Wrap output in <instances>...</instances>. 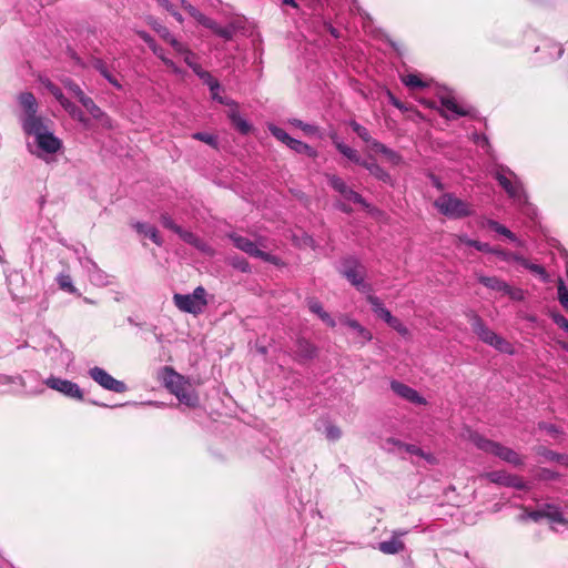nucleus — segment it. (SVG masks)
Wrapping results in <instances>:
<instances>
[{
    "label": "nucleus",
    "instance_id": "nucleus-7",
    "mask_svg": "<svg viewBox=\"0 0 568 568\" xmlns=\"http://www.w3.org/2000/svg\"><path fill=\"white\" fill-rule=\"evenodd\" d=\"M230 239L236 248L243 251L250 256L261 258L272 264H278V258L276 256L263 250L267 248L266 241L260 240L258 242H253L250 239L236 233L230 234Z\"/></svg>",
    "mask_w": 568,
    "mask_h": 568
},
{
    "label": "nucleus",
    "instance_id": "nucleus-60",
    "mask_svg": "<svg viewBox=\"0 0 568 568\" xmlns=\"http://www.w3.org/2000/svg\"><path fill=\"white\" fill-rule=\"evenodd\" d=\"M232 264H233L234 267L239 268L242 272H248L250 271V265H248V263L245 260H234L232 262Z\"/></svg>",
    "mask_w": 568,
    "mask_h": 568
},
{
    "label": "nucleus",
    "instance_id": "nucleus-12",
    "mask_svg": "<svg viewBox=\"0 0 568 568\" xmlns=\"http://www.w3.org/2000/svg\"><path fill=\"white\" fill-rule=\"evenodd\" d=\"M89 375L104 389L114 393H124L126 390V385L123 382L115 379L103 368L95 366L89 371Z\"/></svg>",
    "mask_w": 568,
    "mask_h": 568
},
{
    "label": "nucleus",
    "instance_id": "nucleus-30",
    "mask_svg": "<svg viewBox=\"0 0 568 568\" xmlns=\"http://www.w3.org/2000/svg\"><path fill=\"white\" fill-rule=\"evenodd\" d=\"M542 515L544 518L549 519L551 523L566 524L560 509L555 505L547 504L542 506Z\"/></svg>",
    "mask_w": 568,
    "mask_h": 568
},
{
    "label": "nucleus",
    "instance_id": "nucleus-3",
    "mask_svg": "<svg viewBox=\"0 0 568 568\" xmlns=\"http://www.w3.org/2000/svg\"><path fill=\"white\" fill-rule=\"evenodd\" d=\"M23 132L34 136L39 150L36 154L39 158H43V153L54 154L62 148V141L49 130L45 121L38 122L31 128L24 129Z\"/></svg>",
    "mask_w": 568,
    "mask_h": 568
},
{
    "label": "nucleus",
    "instance_id": "nucleus-24",
    "mask_svg": "<svg viewBox=\"0 0 568 568\" xmlns=\"http://www.w3.org/2000/svg\"><path fill=\"white\" fill-rule=\"evenodd\" d=\"M389 442H392L394 445L398 446V448L400 450L403 449V450H405L406 453H408L410 455H416V456H419L422 458H425L430 464L435 463V457L432 454L425 453L424 450H422L416 445L404 444V443H400V442H397V440H394V439H389Z\"/></svg>",
    "mask_w": 568,
    "mask_h": 568
},
{
    "label": "nucleus",
    "instance_id": "nucleus-25",
    "mask_svg": "<svg viewBox=\"0 0 568 568\" xmlns=\"http://www.w3.org/2000/svg\"><path fill=\"white\" fill-rule=\"evenodd\" d=\"M93 68L100 72V74L108 80L110 84H112L115 89L121 90V83L115 79V77L109 71L108 65L101 59H94L92 62Z\"/></svg>",
    "mask_w": 568,
    "mask_h": 568
},
{
    "label": "nucleus",
    "instance_id": "nucleus-37",
    "mask_svg": "<svg viewBox=\"0 0 568 568\" xmlns=\"http://www.w3.org/2000/svg\"><path fill=\"white\" fill-rule=\"evenodd\" d=\"M184 55L185 63L194 71V73L199 77L201 71H204L199 63L195 61V55L192 53L185 45L184 52H179Z\"/></svg>",
    "mask_w": 568,
    "mask_h": 568
},
{
    "label": "nucleus",
    "instance_id": "nucleus-61",
    "mask_svg": "<svg viewBox=\"0 0 568 568\" xmlns=\"http://www.w3.org/2000/svg\"><path fill=\"white\" fill-rule=\"evenodd\" d=\"M318 317L328 326L331 327H334L336 325L335 321L333 320V317L325 311H323Z\"/></svg>",
    "mask_w": 568,
    "mask_h": 568
},
{
    "label": "nucleus",
    "instance_id": "nucleus-49",
    "mask_svg": "<svg viewBox=\"0 0 568 568\" xmlns=\"http://www.w3.org/2000/svg\"><path fill=\"white\" fill-rule=\"evenodd\" d=\"M215 34L223 38L224 40H231L234 36V28L231 26H227V27L220 26L219 29H216Z\"/></svg>",
    "mask_w": 568,
    "mask_h": 568
},
{
    "label": "nucleus",
    "instance_id": "nucleus-45",
    "mask_svg": "<svg viewBox=\"0 0 568 568\" xmlns=\"http://www.w3.org/2000/svg\"><path fill=\"white\" fill-rule=\"evenodd\" d=\"M193 139L202 141L211 146H216V138L212 134L205 133V132H196L193 135Z\"/></svg>",
    "mask_w": 568,
    "mask_h": 568
},
{
    "label": "nucleus",
    "instance_id": "nucleus-39",
    "mask_svg": "<svg viewBox=\"0 0 568 568\" xmlns=\"http://www.w3.org/2000/svg\"><path fill=\"white\" fill-rule=\"evenodd\" d=\"M542 518H544L542 507L538 510H532V511H528V510L524 509V511L517 516V520L521 521V523L527 521L528 519L534 520V521H539Z\"/></svg>",
    "mask_w": 568,
    "mask_h": 568
},
{
    "label": "nucleus",
    "instance_id": "nucleus-10",
    "mask_svg": "<svg viewBox=\"0 0 568 568\" xmlns=\"http://www.w3.org/2000/svg\"><path fill=\"white\" fill-rule=\"evenodd\" d=\"M509 176L506 174V171L501 169L496 172V179L503 189L507 192L509 197H511L518 204H524L527 202V196L524 191L521 183L518 181L517 176L508 171Z\"/></svg>",
    "mask_w": 568,
    "mask_h": 568
},
{
    "label": "nucleus",
    "instance_id": "nucleus-51",
    "mask_svg": "<svg viewBox=\"0 0 568 568\" xmlns=\"http://www.w3.org/2000/svg\"><path fill=\"white\" fill-rule=\"evenodd\" d=\"M291 123L294 126L302 129L307 134H314L316 132V128L314 125L304 123L301 120L294 119V120L291 121Z\"/></svg>",
    "mask_w": 568,
    "mask_h": 568
},
{
    "label": "nucleus",
    "instance_id": "nucleus-23",
    "mask_svg": "<svg viewBox=\"0 0 568 568\" xmlns=\"http://www.w3.org/2000/svg\"><path fill=\"white\" fill-rule=\"evenodd\" d=\"M366 294L367 302L371 304L373 312L387 323V321L393 317L392 313L383 305L382 301L377 296L372 295L371 293Z\"/></svg>",
    "mask_w": 568,
    "mask_h": 568
},
{
    "label": "nucleus",
    "instance_id": "nucleus-47",
    "mask_svg": "<svg viewBox=\"0 0 568 568\" xmlns=\"http://www.w3.org/2000/svg\"><path fill=\"white\" fill-rule=\"evenodd\" d=\"M88 112L94 119L101 120L103 124H109V118L97 104H94L92 108L88 109Z\"/></svg>",
    "mask_w": 568,
    "mask_h": 568
},
{
    "label": "nucleus",
    "instance_id": "nucleus-22",
    "mask_svg": "<svg viewBox=\"0 0 568 568\" xmlns=\"http://www.w3.org/2000/svg\"><path fill=\"white\" fill-rule=\"evenodd\" d=\"M133 227L136 230L138 233L143 234L144 236L149 237L158 246H162L163 240L154 226L145 224V223L136 222L133 224Z\"/></svg>",
    "mask_w": 568,
    "mask_h": 568
},
{
    "label": "nucleus",
    "instance_id": "nucleus-63",
    "mask_svg": "<svg viewBox=\"0 0 568 568\" xmlns=\"http://www.w3.org/2000/svg\"><path fill=\"white\" fill-rule=\"evenodd\" d=\"M203 26L211 29L214 33L216 32V29H219V27H220L214 20H212L210 18H207V20H204Z\"/></svg>",
    "mask_w": 568,
    "mask_h": 568
},
{
    "label": "nucleus",
    "instance_id": "nucleus-21",
    "mask_svg": "<svg viewBox=\"0 0 568 568\" xmlns=\"http://www.w3.org/2000/svg\"><path fill=\"white\" fill-rule=\"evenodd\" d=\"M373 152H376V153H381L385 156V159L393 165H397L400 163L402 161V158L400 155L395 152L394 150L387 148L386 145H384L383 143L378 142V141H373L372 142V149H371Z\"/></svg>",
    "mask_w": 568,
    "mask_h": 568
},
{
    "label": "nucleus",
    "instance_id": "nucleus-2",
    "mask_svg": "<svg viewBox=\"0 0 568 568\" xmlns=\"http://www.w3.org/2000/svg\"><path fill=\"white\" fill-rule=\"evenodd\" d=\"M468 439L480 450L494 455L501 460L513 465L520 466L524 460L521 456L511 449L510 447L504 446L497 442H493L488 438L483 437L478 433L468 430Z\"/></svg>",
    "mask_w": 568,
    "mask_h": 568
},
{
    "label": "nucleus",
    "instance_id": "nucleus-5",
    "mask_svg": "<svg viewBox=\"0 0 568 568\" xmlns=\"http://www.w3.org/2000/svg\"><path fill=\"white\" fill-rule=\"evenodd\" d=\"M470 325L480 341L505 354H514L513 345L500 335L487 327L478 315H471Z\"/></svg>",
    "mask_w": 568,
    "mask_h": 568
},
{
    "label": "nucleus",
    "instance_id": "nucleus-16",
    "mask_svg": "<svg viewBox=\"0 0 568 568\" xmlns=\"http://www.w3.org/2000/svg\"><path fill=\"white\" fill-rule=\"evenodd\" d=\"M390 388L396 395L409 403L416 405H426L427 403L426 399L420 396L417 390L398 381H392Z\"/></svg>",
    "mask_w": 568,
    "mask_h": 568
},
{
    "label": "nucleus",
    "instance_id": "nucleus-15",
    "mask_svg": "<svg viewBox=\"0 0 568 568\" xmlns=\"http://www.w3.org/2000/svg\"><path fill=\"white\" fill-rule=\"evenodd\" d=\"M442 114L447 119H456L458 116H465L470 113L469 109L458 104L456 99L450 94L440 95Z\"/></svg>",
    "mask_w": 568,
    "mask_h": 568
},
{
    "label": "nucleus",
    "instance_id": "nucleus-62",
    "mask_svg": "<svg viewBox=\"0 0 568 568\" xmlns=\"http://www.w3.org/2000/svg\"><path fill=\"white\" fill-rule=\"evenodd\" d=\"M139 37L145 42L149 44V47H153L155 44L154 40L152 39V37L144 32V31H139L138 32Z\"/></svg>",
    "mask_w": 568,
    "mask_h": 568
},
{
    "label": "nucleus",
    "instance_id": "nucleus-59",
    "mask_svg": "<svg viewBox=\"0 0 568 568\" xmlns=\"http://www.w3.org/2000/svg\"><path fill=\"white\" fill-rule=\"evenodd\" d=\"M219 91L220 90H214V91H211V94H212V98L214 100H216L217 102H220L221 104H225L227 106H230L232 104V102H234L233 100H230L227 98H223L219 94Z\"/></svg>",
    "mask_w": 568,
    "mask_h": 568
},
{
    "label": "nucleus",
    "instance_id": "nucleus-52",
    "mask_svg": "<svg viewBox=\"0 0 568 568\" xmlns=\"http://www.w3.org/2000/svg\"><path fill=\"white\" fill-rule=\"evenodd\" d=\"M504 294L508 295L513 300L520 301L524 297V293L519 288H514L507 284V288L504 290Z\"/></svg>",
    "mask_w": 568,
    "mask_h": 568
},
{
    "label": "nucleus",
    "instance_id": "nucleus-27",
    "mask_svg": "<svg viewBox=\"0 0 568 568\" xmlns=\"http://www.w3.org/2000/svg\"><path fill=\"white\" fill-rule=\"evenodd\" d=\"M361 165L364 166L377 180L383 181L385 183H390V175L377 163L363 161Z\"/></svg>",
    "mask_w": 568,
    "mask_h": 568
},
{
    "label": "nucleus",
    "instance_id": "nucleus-58",
    "mask_svg": "<svg viewBox=\"0 0 568 568\" xmlns=\"http://www.w3.org/2000/svg\"><path fill=\"white\" fill-rule=\"evenodd\" d=\"M62 83L78 99V91H82L81 88L69 79L63 80Z\"/></svg>",
    "mask_w": 568,
    "mask_h": 568
},
{
    "label": "nucleus",
    "instance_id": "nucleus-1",
    "mask_svg": "<svg viewBox=\"0 0 568 568\" xmlns=\"http://www.w3.org/2000/svg\"><path fill=\"white\" fill-rule=\"evenodd\" d=\"M160 378L164 386L176 396L180 403L189 407H195L199 404L197 394L191 383L171 367H163L160 373Z\"/></svg>",
    "mask_w": 568,
    "mask_h": 568
},
{
    "label": "nucleus",
    "instance_id": "nucleus-32",
    "mask_svg": "<svg viewBox=\"0 0 568 568\" xmlns=\"http://www.w3.org/2000/svg\"><path fill=\"white\" fill-rule=\"evenodd\" d=\"M61 105L70 114L72 119L83 124H87V118L84 116L83 111L80 108H78L74 103L67 99L64 103H62Z\"/></svg>",
    "mask_w": 568,
    "mask_h": 568
},
{
    "label": "nucleus",
    "instance_id": "nucleus-43",
    "mask_svg": "<svg viewBox=\"0 0 568 568\" xmlns=\"http://www.w3.org/2000/svg\"><path fill=\"white\" fill-rule=\"evenodd\" d=\"M558 300L562 307L568 311V288L566 287L562 280L558 283Z\"/></svg>",
    "mask_w": 568,
    "mask_h": 568
},
{
    "label": "nucleus",
    "instance_id": "nucleus-26",
    "mask_svg": "<svg viewBox=\"0 0 568 568\" xmlns=\"http://www.w3.org/2000/svg\"><path fill=\"white\" fill-rule=\"evenodd\" d=\"M333 142H334V145L336 146V149L345 156L347 158L349 161L356 163V164H362L363 160L359 155V153L346 145L345 143L341 142L338 139H333Z\"/></svg>",
    "mask_w": 568,
    "mask_h": 568
},
{
    "label": "nucleus",
    "instance_id": "nucleus-64",
    "mask_svg": "<svg viewBox=\"0 0 568 568\" xmlns=\"http://www.w3.org/2000/svg\"><path fill=\"white\" fill-rule=\"evenodd\" d=\"M514 262H517L518 264H520L521 266H524L525 268H527V266L529 265V261L526 260L525 257H523L521 255H514Z\"/></svg>",
    "mask_w": 568,
    "mask_h": 568
},
{
    "label": "nucleus",
    "instance_id": "nucleus-46",
    "mask_svg": "<svg viewBox=\"0 0 568 568\" xmlns=\"http://www.w3.org/2000/svg\"><path fill=\"white\" fill-rule=\"evenodd\" d=\"M45 87L49 90V92L59 101L60 104L64 103L67 98L63 95V93H62L60 88H58L57 85H54L51 82H48L45 84Z\"/></svg>",
    "mask_w": 568,
    "mask_h": 568
},
{
    "label": "nucleus",
    "instance_id": "nucleus-13",
    "mask_svg": "<svg viewBox=\"0 0 568 568\" xmlns=\"http://www.w3.org/2000/svg\"><path fill=\"white\" fill-rule=\"evenodd\" d=\"M45 385L70 398L80 400L83 398V392L79 385L71 381L58 377H49L45 379Z\"/></svg>",
    "mask_w": 568,
    "mask_h": 568
},
{
    "label": "nucleus",
    "instance_id": "nucleus-9",
    "mask_svg": "<svg viewBox=\"0 0 568 568\" xmlns=\"http://www.w3.org/2000/svg\"><path fill=\"white\" fill-rule=\"evenodd\" d=\"M18 100L22 109V113L20 115L22 130L31 128L38 122L44 121L41 116L37 115L38 102L32 93L23 92L19 95Z\"/></svg>",
    "mask_w": 568,
    "mask_h": 568
},
{
    "label": "nucleus",
    "instance_id": "nucleus-48",
    "mask_svg": "<svg viewBox=\"0 0 568 568\" xmlns=\"http://www.w3.org/2000/svg\"><path fill=\"white\" fill-rule=\"evenodd\" d=\"M325 436L329 440H337L342 436L341 429L335 425H327L325 428Z\"/></svg>",
    "mask_w": 568,
    "mask_h": 568
},
{
    "label": "nucleus",
    "instance_id": "nucleus-33",
    "mask_svg": "<svg viewBox=\"0 0 568 568\" xmlns=\"http://www.w3.org/2000/svg\"><path fill=\"white\" fill-rule=\"evenodd\" d=\"M287 146L294 150L296 153L307 154L311 158H315L317 155V152L313 148L296 139L290 141V144Z\"/></svg>",
    "mask_w": 568,
    "mask_h": 568
},
{
    "label": "nucleus",
    "instance_id": "nucleus-34",
    "mask_svg": "<svg viewBox=\"0 0 568 568\" xmlns=\"http://www.w3.org/2000/svg\"><path fill=\"white\" fill-rule=\"evenodd\" d=\"M151 50L153 51V53L159 57L163 63L170 68L172 70V72H174L175 74H180L181 73V70L180 68L169 58L165 57L164 54V51L162 48L158 47L156 44H154L153 47H151Z\"/></svg>",
    "mask_w": 568,
    "mask_h": 568
},
{
    "label": "nucleus",
    "instance_id": "nucleus-6",
    "mask_svg": "<svg viewBox=\"0 0 568 568\" xmlns=\"http://www.w3.org/2000/svg\"><path fill=\"white\" fill-rule=\"evenodd\" d=\"M174 305L184 313L197 315L203 312L207 305L206 291L203 286H197L191 294H174Z\"/></svg>",
    "mask_w": 568,
    "mask_h": 568
},
{
    "label": "nucleus",
    "instance_id": "nucleus-41",
    "mask_svg": "<svg viewBox=\"0 0 568 568\" xmlns=\"http://www.w3.org/2000/svg\"><path fill=\"white\" fill-rule=\"evenodd\" d=\"M199 78L210 88V91L220 90V83L216 79H214L210 72L201 71Z\"/></svg>",
    "mask_w": 568,
    "mask_h": 568
},
{
    "label": "nucleus",
    "instance_id": "nucleus-36",
    "mask_svg": "<svg viewBox=\"0 0 568 568\" xmlns=\"http://www.w3.org/2000/svg\"><path fill=\"white\" fill-rule=\"evenodd\" d=\"M351 126L353 129V131L365 142L368 144L369 149H372V142L373 141H376L375 139H373L368 132V130L361 125L359 123L353 121L351 122Z\"/></svg>",
    "mask_w": 568,
    "mask_h": 568
},
{
    "label": "nucleus",
    "instance_id": "nucleus-54",
    "mask_svg": "<svg viewBox=\"0 0 568 568\" xmlns=\"http://www.w3.org/2000/svg\"><path fill=\"white\" fill-rule=\"evenodd\" d=\"M307 306L310 311L317 316L324 311L322 304L315 298H310L307 301Z\"/></svg>",
    "mask_w": 568,
    "mask_h": 568
},
{
    "label": "nucleus",
    "instance_id": "nucleus-31",
    "mask_svg": "<svg viewBox=\"0 0 568 568\" xmlns=\"http://www.w3.org/2000/svg\"><path fill=\"white\" fill-rule=\"evenodd\" d=\"M481 225L494 230L495 232L506 236L507 239H509L513 242H517L516 235L510 230H508L506 226L499 224L498 222H496L494 220H486L483 222Z\"/></svg>",
    "mask_w": 568,
    "mask_h": 568
},
{
    "label": "nucleus",
    "instance_id": "nucleus-11",
    "mask_svg": "<svg viewBox=\"0 0 568 568\" xmlns=\"http://www.w3.org/2000/svg\"><path fill=\"white\" fill-rule=\"evenodd\" d=\"M325 178L327 180L328 185L335 192H337L345 201L359 204L365 209L369 207L365 199L359 193L354 191L351 186H348L347 183L342 178H339L336 174L329 173H326Z\"/></svg>",
    "mask_w": 568,
    "mask_h": 568
},
{
    "label": "nucleus",
    "instance_id": "nucleus-20",
    "mask_svg": "<svg viewBox=\"0 0 568 568\" xmlns=\"http://www.w3.org/2000/svg\"><path fill=\"white\" fill-rule=\"evenodd\" d=\"M230 110H229V118L232 122V124L236 128L237 131H240L241 133L243 134H246L251 131L252 126L251 124L241 116L239 110H237V104L235 102H232V104L230 105Z\"/></svg>",
    "mask_w": 568,
    "mask_h": 568
},
{
    "label": "nucleus",
    "instance_id": "nucleus-4",
    "mask_svg": "<svg viewBox=\"0 0 568 568\" xmlns=\"http://www.w3.org/2000/svg\"><path fill=\"white\" fill-rule=\"evenodd\" d=\"M437 211L448 219H463L473 214L471 205L452 193H444L434 201Z\"/></svg>",
    "mask_w": 568,
    "mask_h": 568
},
{
    "label": "nucleus",
    "instance_id": "nucleus-38",
    "mask_svg": "<svg viewBox=\"0 0 568 568\" xmlns=\"http://www.w3.org/2000/svg\"><path fill=\"white\" fill-rule=\"evenodd\" d=\"M57 282L61 290H64L71 294L77 293V288L72 284V278L69 274L61 273L57 277Z\"/></svg>",
    "mask_w": 568,
    "mask_h": 568
},
{
    "label": "nucleus",
    "instance_id": "nucleus-57",
    "mask_svg": "<svg viewBox=\"0 0 568 568\" xmlns=\"http://www.w3.org/2000/svg\"><path fill=\"white\" fill-rule=\"evenodd\" d=\"M491 253H495L498 257L506 262H514V255H516L515 253L506 252L503 250H493Z\"/></svg>",
    "mask_w": 568,
    "mask_h": 568
},
{
    "label": "nucleus",
    "instance_id": "nucleus-56",
    "mask_svg": "<svg viewBox=\"0 0 568 568\" xmlns=\"http://www.w3.org/2000/svg\"><path fill=\"white\" fill-rule=\"evenodd\" d=\"M552 320L559 327L568 333V320L564 315L555 313L552 314Z\"/></svg>",
    "mask_w": 568,
    "mask_h": 568
},
{
    "label": "nucleus",
    "instance_id": "nucleus-8",
    "mask_svg": "<svg viewBox=\"0 0 568 568\" xmlns=\"http://www.w3.org/2000/svg\"><path fill=\"white\" fill-rule=\"evenodd\" d=\"M341 274L347 278V281L355 286L362 293H371L372 285L364 281L365 278V268L364 266L355 258H346L344 260Z\"/></svg>",
    "mask_w": 568,
    "mask_h": 568
},
{
    "label": "nucleus",
    "instance_id": "nucleus-55",
    "mask_svg": "<svg viewBox=\"0 0 568 568\" xmlns=\"http://www.w3.org/2000/svg\"><path fill=\"white\" fill-rule=\"evenodd\" d=\"M78 100L87 110L95 104L94 101L90 97L85 95L83 91H78Z\"/></svg>",
    "mask_w": 568,
    "mask_h": 568
},
{
    "label": "nucleus",
    "instance_id": "nucleus-40",
    "mask_svg": "<svg viewBox=\"0 0 568 568\" xmlns=\"http://www.w3.org/2000/svg\"><path fill=\"white\" fill-rule=\"evenodd\" d=\"M268 130L273 136H275L278 141L285 143L286 145H288L290 141L293 140V138H291L283 129L274 124H268Z\"/></svg>",
    "mask_w": 568,
    "mask_h": 568
},
{
    "label": "nucleus",
    "instance_id": "nucleus-29",
    "mask_svg": "<svg viewBox=\"0 0 568 568\" xmlns=\"http://www.w3.org/2000/svg\"><path fill=\"white\" fill-rule=\"evenodd\" d=\"M478 281L479 283H481L484 286L493 290V291H497V292H503L504 293V290L507 288V283L496 276H484V275H479L478 276Z\"/></svg>",
    "mask_w": 568,
    "mask_h": 568
},
{
    "label": "nucleus",
    "instance_id": "nucleus-18",
    "mask_svg": "<svg viewBox=\"0 0 568 568\" xmlns=\"http://www.w3.org/2000/svg\"><path fill=\"white\" fill-rule=\"evenodd\" d=\"M342 322L356 333V342L361 345H364L373 338L372 333L356 320L344 317Z\"/></svg>",
    "mask_w": 568,
    "mask_h": 568
},
{
    "label": "nucleus",
    "instance_id": "nucleus-44",
    "mask_svg": "<svg viewBox=\"0 0 568 568\" xmlns=\"http://www.w3.org/2000/svg\"><path fill=\"white\" fill-rule=\"evenodd\" d=\"M387 324L395 329L398 334L402 336H408L409 331L408 328L395 316H393L389 321H387Z\"/></svg>",
    "mask_w": 568,
    "mask_h": 568
},
{
    "label": "nucleus",
    "instance_id": "nucleus-50",
    "mask_svg": "<svg viewBox=\"0 0 568 568\" xmlns=\"http://www.w3.org/2000/svg\"><path fill=\"white\" fill-rule=\"evenodd\" d=\"M527 270H529L531 273L540 276L542 278V281H545V282L548 281V275L542 266H540L538 264L529 263V265L527 266Z\"/></svg>",
    "mask_w": 568,
    "mask_h": 568
},
{
    "label": "nucleus",
    "instance_id": "nucleus-42",
    "mask_svg": "<svg viewBox=\"0 0 568 568\" xmlns=\"http://www.w3.org/2000/svg\"><path fill=\"white\" fill-rule=\"evenodd\" d=\"M403 82L405 83V85L412 89L426 87V83L422 81L416 74H407L403 77Z\"/></svg>",
    "mask_w": 568,
    "mask_h": 568
},
{
    "label": "nucleus",
    "instance_id": "nucleus-35",
    "mask_svg": "<svg viewBox=\"0 0 568 568\" xmlns=\"http://www.w3.org/2000/svg\"><path fill=\"white\" fill-rule=\"evenodd\" d=\"M457 239H458L459 243L466 244L468 246H473L480 252H490V253L493 252V248H490V246L487 243L470 240L467 235H458Z\"/></svg>",
    "mask_w": 568,
    "mask_h": 568
},
{
    "label": "nucleus",
    "instance_id": "nucleus-19",
    "mask_svg": "<svg viewBox=\"0 0 568 568\" xmlns=\"http://www.w3.org/2000/svg\"><path fill=\"white\" fill-rule=\"evenodd\" d=\"M185 243L194 246L195 248H197L199 251L201 252H204V253H207V254H211L212 253V250L211 247L201 239H199L195 234H193L192 232L190 231H186V230H183L182 227H180V230H178V233H176Z\"/></svg>",
    "mask_w": 568,
    "mask_h": 568
},
{
    "label": "nucleus",
    "instance_id": "nucleus-14",
    "mask_svg": "<svg viewBox=\"0 0 568 568\" xmlns=\"http://www.w3.org/2000/svg\"><path fill=\"white\" fill-rule=\"evenodd\" d=\"M483 477L487 478L491 483L503 485L506 487H514L517 489L526 488V484L520 477L508 474L507 471L504 470L486 473L485 475H483Z\"/></svg>",
    "mask_w": 568,
    "mask_h": 568
},
{
    "label": "nucleus",
    "instance_id": "nucleus-28",
    "mask_svg": "<svg viewBox=\"0 0 568 568\" xmlns=\"http://www.w3.org/2000/svg\"><path fill=\"white\" fill-rule=\"evenodd\" d=\"M154 30L158 32V34L164 40L166 41L168 43H170L172 45V48L176 51V52H184V44L181 43L180 41H178L171 33L170 31L168 30V28L163 27V26H155L154 27Z\"/></svg>",
    "mask_w": 568,
    "mask_h": 568
},
{
    "label": "nucleus",
    "instance_id": "nucleus-53",
    "mask_svg": "<svg viewBox=\"0 0 568 568\" xmlns=\"http://www.w3.org/2000/svg\"><path fill=\"white\" fill-rule=\"evenodd\" d=\"M161 223L165 229L172 230L173 232L178 233V230H180L181 226L176 225L174 221L166 214H163L161 216Z\"/></svg>",
    "mask_w": 568,
    "mask_h": 568
},
{
    "label": "nucleus",
    "instance_id": "nucleus-17",
    "mask_svg": "<svg viewBox=\"0 0 568 568\" xmlns=\"http://www.w3.org/2000/svg\"><path fill=\"white\" fill-rule=\"evenodd\" d=\"M407 534L406 530H396L393 532V537L389 540L382 541L378 544V549L388 555H394L404 549V544L400 537Z\"/></svg>",
    "mask_w": 568,
    "mask_h": 568
}]
</instances>
